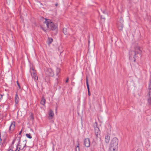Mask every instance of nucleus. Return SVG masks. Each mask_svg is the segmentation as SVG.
Masks as SVG:
<instances>
[{
  "label": "nucleus",
  "instance_id": "f257e3e1",
  "mask_svg": "<svg viewBox=\"0 0 151 151\" xmlns=\"http://www.w3.org/2000/svg\"><path fill=\"white\" fill-rule=\"evenodd\" d=\"M43 24L40 25L41 29L44 31L46 32L48 29L54 30L57 27V25L54 24L50 20L45 19Z\"/></svg>",
  "mask_w": 151,
  "mask_h": 151
},
{
  "label": "nucleus",
  "instance_id": "4468645a",
  "mask_svg": "<svg viewBox=\"0 0 151 151\" xmlns=\"http://www.w3.org/2000/svg\"><path fill=\"white\" fill-rule=\"evenodd\" d=\"M31 76L32 78L34 79V80L35 81L38 80V77L37 76L36 73H33V74H32Z\"/></svg>",
  "mask_w": 151,
  "mask_h": 151
},
{
  "label": "nucleus",
  "instance_id": "cd10ccee",
  "mask_svg": "<svg viewBox=\"0 0 151 151\" xmlns=\"http://www.w3.org/2000/svg\"><path fill=\"white\" fill-rule=\"evenodd\" d=\"M103 17V16L102 15L101 16V19H104V20H105V18Z\"/></svg>",
  "mask_w": 151,
  "mask_h": 151
},
{
  "label": "nucleus",
  "instance_id": "393cba45",
  "mask_svg": "<svg viewBox=\"0 0 151 151\" xmlns=\"http://www.w3.org/2000/svg\"><path fill=\"white\" fill-rule=\"evenodd\" d=\"M87 87V89H88V95L89 96H90L91 95V94H90V89H89V86Z\"/></svg>",
  "mask_w": 151,
  "mask_h": 151
},
{
  "label": "nucleus",
  "instance_id": "2eb2a0df",
  "mask_svg": "<svg viewBox=\"0 0 151 151\" xmlns=\"http://www.w3.org/2000/svg\"><path fill=\"white\" fill-rule=\"evenodd\" d=\"M19 98L18 96V95L17 93L15 95V102L16 104H18L19 102Z\"/></svg>",
  "mask_w": 151,
  "mask_h": 151
},
{
  "label": "nucleus",
  "instance_id": "20e7f679",
  "mask_svg": "<svg viewBox=\"0 0 151 151\" xmlns=\"http://www.w3.org/2000/svg\"><path fill=\"white\" fill-rule=\"evenodd\" d=\"M149 92L147 95V98L148 103L149 105L151 104V82L149 86Z\"/></svg>",
  "mask_w": 151,
  "mask_h": 151
},
{
  "label": "nucleus",
  "instance_id": "f8f14e48",
  "mask_svg": "<svg viewBox=\"0 0 151 151\" xmlns=\"http://www.w3.org/2000/svg\"><path fill=\"white\" fill-rule=\"evenodd\" d=\"M134 49V51L136 52V54H140L141 53V51L138 46H137L135 47Z\"/></svg>",
  "mask_w": 151,
  "mask_h": 151
},
{
  "label": "nucleus",
  "instance_id": "7ed1b4c3",
  "mask_svg": "<svg viewBox=\"0 0 151 151\" xmlns=\"http://www.w3.org/2000/svg\"><path fill=\"white\" fill-rule=\"evenodd\" d=\"M26 142L25 141L22 142H19V144L17 146V148L15 151H19L21 150H23L26 146Z\"/></svg>",
  "mask_w": 151,
  "mask_h": 151
},
{
  "label": "nucleus",
  "instance_id": "72a5a7b5",
  "mask_svg": "<svg viewBox=\"0 0 151 151\" xmlns=\"http://www.w3.org/2000/svg\"><path fill=\"white\" fill-rule=\"evenodd\" d=\"M136 151H142L140 150H137Z\"/></svg>",
  "mask_w": 151,
  "mask_h": 151
},
{
  "label": "nucleus",
  "instance_id": "bb28decb",
  "mask_svg": "<svg viewBox=\"0 0 151 151\" xmlns=\"http://www.w3.org/2000/svg\"><path fill=\"white\" fill-rule=\"evenodd\" d=\"M17 84L19 87V89H21V87L20 86V85L18 82V81H17Z\"/></svg>",
  "mask_w": 151,
  "mask_h": 151
},
{
  "label": "nucleus",
  "instance_id": "f03ea898",
  "mask_svg": "<svg viewBox=\"0 0 151 151\" xmlns=\"http://www.w3.org/2000/svg\"><path fill=\"white\" fill-rule=\"evenodd\" d=\"M118 140L116 137H114L111 140L109 147V151H117Z\"/></svg>",
  "mask_w": 151,
  "mask_h": 151
},
{
  "label": "nucleus",
  "instance_id": "473e14b6",
  "mask_svg": "<svg viewBox=\"0 0 151 151\" xmlns=\"http://www.w3.org/2000/svg\"><path fill=\"white\" fill-rule=\"evenodd\" d=\"M22 132V130H21V131L19 132V135H20V134H21V132Z\"/></svg>",
  "mask_w": 151,
  "mask_h": 151
},
{
  "label": "nucleus",
  "instance_id": "39448f33",
  "mask_svg": "<svg viewBox=\"0 0 151 151\" xmlns=\"http://www.w3.org/2000/svg\"><path fill=\"white\" fill-rule=\"evenodd\" d=\"M136 52H134V51H131L129 52V55L130 58H132V57H133L134 59V62L135 61L136 59Z\"/></svg>",
  "mask_w": 151,
  "mask_h": 151
},
{
  "label": "nucleus",
  "instance_id": "7c9ffc66",
  "mask_svg": "<svg viewBox=\"0 0 151 151\" xmlns=\"http://www.w3.org/2000/svg\"><path fill=\"white\" fill-rule=\"evenodd\" d=\"M147 19H149V18L150 17V16H147Z\"/></svg>",
  "mask_w": 151,
  "mask_h": 151
},
{
  "label": "nucleus",
  "instance_id": "b1692460",
  "mask_svg": "<svg viewBox=\"0 0 151 151\" xmlns=\"http://www.w3.org/2000/svg\"><path fill=\"white\" fill-rule=\"evenodd\" d=\"M26 135V136L27 137H28V138H29L30 139H31V138H32V136H31L30 135V134H27Z\"/></svg>",
  "mask_w": 151,
  "mask_h": 151
},
{
  "label": "nucleus",
  "instance_id": "c85d7f7f",
  "mask_svg": "<svg viewBox=\"0 0 151 151\" xmlns=\"http://www.w3.org/2000/svg\"><path fill=\"white\" fill-rule=\"evenodd\" d=\"M62 48L61 47H60L58 48V50H60V49Z\"/></svg>",
  "mask_w": 151,
  "mask_h": 151
},
{
  "label": "nucleus",
  "instance_id": "f3484780",
  "mask_svg": "<svg viewBox=\"0 0 151 151\" xmlns=\"http://www.w3.org/2000/svg\"><path fill=\"white\" fill-rule=\"evenodd\" d=\"M78 143L77 145H76V148H75V151H80V150L79 149V144L78 142H77Z\"/></svg>",
  "mask_w": 151,
  "mask_h": 151
},
{
  "label": "nucleus",
  "instance_id": "a211bd4d",
  "mask_svg": "<svg viewBox=\"0 0 151 151\" xmlns=\"http://www.w3.org/2000/svg\"><path fill=\"white\" fill-rule=\"evenodd\" d=\"M45 103V100L43 97H42L41 101L40 103L42 105H44Z\"/></svg>",
  "mask_w": 151,
  "mask_h": 151
},
{
  "label": "nucleus",
  "instance_id": "c756f323",
  "mask_svg": "<svg viewBox=\"0 0 151 151\" xmlns=\"http://www.w3.org/2000/svg\"><path fill=\"white\" fill-rule=\"evenodd\" d=\"M68 78L67 80L65 82L66 83H67L68 82Z\"/></svg>",
  "mask_w": 151,
  "mask_h": 151
},
{
  "label": "nucleus",
  "instance_id": "c9c22d12",
  "mask_svg": "<svg viewBox=\"0 0 151 151\" xmlns=\"http://www.w3.org/2000/svg\"><path fill=\"white\" fill-rule=\"evenodd\" d=\"M14 141H15V140H14L12 142V144H14Z\"/></svg>",
  "mask_w": 151,
  "mask_h": 151
},
{
  "label": "nucleus",
  "instance_id": "0eeeda50",
  "mask_svg": "<svg viewBox=\"0 0 151 151\" xmlns=\"http://www.w3.org/2000/svg\"><path fill=\"white\" fill-rule=\"evenodd\" d=\"M46 73L49 76H52L54 75V72L51 68H48L46 71Z\"/></svg>",
  "mask_w": 151,
  "mask_h": 151
},
{
  "label": "nucleus",
  "instance_id": "dca6fc26",
  "mask_svg": "<svg viewBox=\"0 0 151 151\" xmlns=\"http://www.w3.org/2000/svg\"><path fill=\"white\" fill-rule=\"evenodd\" d=\"M30 72L32 74H33L34 73H36V71L35 70V68H31L30 70Z\"/></svg>",
  "mask_w": 151,
  "mask_h": 151
},
{
  "label": "nucleus",
  "instance_id": "412c9836",
  "mask_svg": "<svg viewBox=\"0 0 151 151\" xmlns=\"http://www.w3.org/2000/svg\"><path fill=\"white\" fill-rule=\"evenodd\" d=\"M56 74L57 75L60 72V70L59 68H56Z\"/></svg>",
  "mask_w": 151,
  "mask_h": 151
},
{
  "label": "nucleus",
  "instance_id": "6e6552de",
  "mask_svg": "<svg viewBox=\"0 0 151 151\" xmlns=\"http://www.w3.org/2000/svg\"><path fill=\"white\" fill-rule=\"evenodd\" d=\"M15 128V122H13L10 126L9 130L11 132L13 131Z\"/></svg>",
  "mask_w": 151,
  "mask_h": 151
},
{
  "label": "nucleus",
  "instance_id": "aec40b11",
  "mask_svg": "<svg viewBox=\"0 0 151 151\" xmlns=\"http://www.w3.org/2000/svg\"><path fill=\"white\" fill-rule=\"evenodd\" d=\"M67 28H64L63 29V32L65 35H67Z\"/></svg>",
  "mask_w": 151,
  "mask_h": 151
},
{
  "label": "nucleus",
  "instance_id": "5701e85b",
  "mask_svg": "<svg viewBox=\"0 0 151 151\" xmlns=\"http://www.w3.org/2000/svg\"><path fill=\"white\" fill-rule=\"evenodd\" d=\"M86 82L87 86V87H89V84H88V78H87V77L86 78Z\"/></svg>",
  "mask_w": 151,
  "mask_h": 151
},
{
  "label": "nucleus",
  "instance_id": "423d86ee",
  "mask_svg": "<svg viewBox=\"0 0 151 151\" xmlns=\"http://www.w3.org/2000/svg\"><path fill=\"white\" fill-rule=\"evenodd\" d=\"M95 133L97 138H100V131L97 127H96L95 128Z\"/></svg>",
  "mask_w": 151,
  "mask_h": 151
},
{
  "label": "nucleus",
  "instance_id": "ddd939ff",
  "mask_svg": "<svg viewBox=\"0 0 151 151\" xmlns=\"http://www.w3.org/2000/svg\"><path fill=\"white\" fill-rule=\"evenodd\" d=\"M6 136V133L5 132L0 133V139L1 140V137L3 138V139H5Z\"/></svg>",
  "mask_w": 151,
  "mask_h": 151
},
{
  "label": "nucleus",
  "instance_id": "6ab92c4d",
  "mask_svg": "<svg viewBox=\"0 0 151 151\" xmlns=\"http://www.w3.org/2000/svg\"><path fill=\"white\" fill-rule=\"evenodd\" d=\"M53 40V39L52 38L49 37L47 40L48 44H50L52 42Z\"/></svg>",
  "mask_w": 151,
  "mask_h": 151
},
{
  "label": "nucleus",
  "instance_id": "f704fd0d",
  "mask_svg": "<svg viewBox=\"0 0 151 151\" xmlns=\"http://www.w3.org/2000/svg\"><path fill=\"white\" fill-rule=\"evenodd\" d=\"M58 5V3H56L55 4V6H57Z\"/></svg>",
  "mask_w": 151,
  "mask_h": 151
},
{
  "label": "nucleus",
  "instance_id": "9d476101",
  "mask_svg": "<svg viewBox=\"0 0 151 151\" xmlns=\"http://www.w3.org/2000/svg\"><path fill=\"white\" fill-rule=\"evenodd\" d=\"M110 137V134L107 133L105 136V141L106 143H108L109 142Z\"/></svg>",
  "mask_w": 151,
  "mask_h": 151
},
{
  "label": "nucleus",
  "instance_id": "2f4dec72",
  "mask_svg": "<svg viewBox=\"0 0 151 151\" xmlns=\"http://www.w3.org/2000/svg\"><path fill=\"white\" fill-rule=\"evenodd\" d=\"M8 151H13L12 150H11V149L9 150Z\"/></svg>",
  "mask_w": 151,
  "mask_h": 151
},
{
  "label": "nucleus",
  "instance_id": "a878e982",
  "mask_svg": "<svg viewBox=\"0 0 151 151\" xmlns=\"http://www.w3.org/2000/svg\"><path fill=\"white\" fill-rule=\"evenodd\" d=\"M30 118L32 119V120H33L34 119L33 117V115L32 114H31L30 116Z\"/></svg>",
  "mask_w": 151,
  "mask_h": 151
},
{
  "label": "nucleus",
  "instance_id": "4be33fe9",
  "mask_svg": "<svg viewBox=\"0 0 151 151\" xmlns=\"http://www.w3.org/2000/svg\"><path fill=\"white\" fill-rule=\"evenodd\" d=\"M123 25L122 24H121L120 25L118 26V29L120 30H122L123 28Z\"/></svg>",
  "mask_w": 151,
  "mask_h": 151
},
{
  "label": "nucleus",
  "instance_id": "9b49d317",
  "mask_svg": "<svg viewBox=\"0 0 151 151\" xmlns=\"http://www.w3.org/2000/svg\"><path fill=\"white\" fill-rule=\"evenodd\" d=\"M54 115L53 111L51 110H50L49 112L48 118L50 119H52Z\"/></svg>",
  "mask_w": 151,
  "mask_h": 151
},
{
  "label": "nucleus",
  "instance_id": "e433bc0d",
  "mask_svg": "<svg viewBox=\"0 0 151 151\" xmlns=\"http://www.w3.org/2000/svg\"><path fill=\"white\" fill-rule=\"evenodd\" d=\"M45 81H46V82H47V81H46V79H45Z\"/></svg>",
  "mask_w": 151,
  "mask_h": 151
},
{
  "label": "nucleus",
  "instance_id": "4c0bfd02",
  "mask_svg": "<svg viewBox=\"0 0 151 151\" xmlns=\"http://www.w3.org/2000/svg\"><path fill=\"white\" fill-rule=\"evenodd\" d=\"M88 43H89V41H88Z\"/></svg>",
  "mask_w": 151,
  "mask_h": 151
},
{
  "label": "nucleus",
  "instance_id": "1a4fd4ad",
  "mask_svg": "<svg viewBox=\"0 0 151 151\" xmlns=\"http://www.w3.org/2000/svg\"><path fill=\"white\" fill-rule=\"evenodd\" d=\"M84 144L85 146L87 147H88L90 145V142L89 139L88 138H87L85 139L84 141Z\"/></svg>",
  "mask_w": 151,
  "mask_h": 151
}]
</instances>
